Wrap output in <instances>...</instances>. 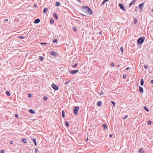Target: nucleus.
<instances>
[{"label":"nucleus","mask_w":153,"mask_h":153,"mask_svg":"<svg viewBox=\"0 0 153 153\" xmlns=\"http://www.w3.org/2000/svg\"><path fill=\"white\" fill-rule=\"evenodd\" d=\"M10 144H13V142L12 141H10Z\"/></svg>","instance_id":"obj_50"},{"label":"nucleus","mask_w":153,"mask_h":153,"mask_svg":"<svg viewBox=\"0 0 153 153\" xmlns=\"http://www.w3.org/2000/svg\"><path fill=\"white\" fill-rule=\"evenodd\" d=\"M62 116L63 118H64L65 116V113L63 110L62 112Z\"/></svg>","instance_id":"obj_19"},{"label":"nucleus","mask_w":153,"mask_h":153,"mask_svg":"<svg viewBox=\"0 0 153 153\" xmlns=\"http://www.w3.org/2000/svg\"><path fill=\"white\" fill-rule=\"evenodd\" d=\"M57 42V40L56 39H54L53 41V42L54 43H55V42Z\"/></svg>","instance_id":"obj_36"},{"label":"nucleus","mask_w":153,"mask_h":153,"mask_svg":"<svg viewBox=\"0 0 153 153\" xmlns=\"http://www.w3.org/2000/svg\"><path fill=\"white\" fill-rule=\"evenodd\" d=\"M7 19H5V20L7 21Z\"/></svg>","instance_id":"obj_60"},{"label":"nucleus","mask_w":153,"mask_h":153,"mask_svg":"<svg viewBox=\"0 0 153 153\" xmlns=\"http://www.w3.org/2000/svg\"><path fill=\"white\" fill-rule=\"evenodd\" d=\"M111 66H114V63L113 62L111 63Z\"/></svg>","instance_id":"obj_40"},{"label":"nucleus","mask_w":153,"mask_h":153,"mask_svg":"<svg viewBox=\"0 0 153 153\" xmlns=\"http://www.w3.org/2000/svg\"><path fill=\"white\" fill-rule=\"evenodd\" d=\"M129 69V68L128 67V68H127L126 69V70H128Z\"/></svg>","instance_id":"obj_51"},{"label":"nucleus","mask_w":153,"mask_h":153,"mask_svg":"<svg viewBox=\"0 0 153 153\" xmlns=\"http://www.w3.org/2000/svg\"><path fill=\"white\" fill-rule=\"evenodd\" d=\"M136 1V0H133L130 3L129 7H131V5L134 4Z\"/></svg>","instance_id":"obj_9"},{"label":"nucleus","mask_w":153,"mask_h":153,"mask_svg":"<svg viewBox=\"0 0 153 153\" xmlns=\"http://www.w3.org/2000/svg\"><path fill=\"white\" fill-rule=\"evenodd\" d=\"M139 91L141 93H143V88L142 87L139 86Z\"/></svg>","instance_id":"obj_10"},{"label":"nucleus","mask_w":153,"mask_h":153,"mask_svg":"<svg viewBox=\"0 0 153 153\" xmlns=\"http://www.w3.org/2000/svg\"><path fill=\"white\" fill-rule=\"evenodd\" d=\"M29 111L30 113L33 114H35V112L31 109L29 110Z\"/></svg>","instance_id":"obj_16"},{"label":"nucleus","mask_w":153,"mask_h":153,"mask_svg":"<svg viewBox=\"0 0 153 153\" xmlns=\"http://www.w3.org/2000/svg\"><path fill=\"white\" fill-rule=\"evenodd\" d=\"M50 22L51 23H53L54 22V20L53 19H51L50 20Z\"/></svg>","instance_id":"obj_30"},{"label":"nucleus","mask_w":153,"mask_h":153,"mask_svg":"<svg viewBox=\"0 0 153 153\" xmlns=\"http://www.w3.org/2000/svg\"><path fill=\"white\" fill-rule=\"evenodd\" d=\"M50 54L53 55L54 56H55L56 55V53L52 51H51Z\"/></svg>","instance_id":"obj_11"},{"label":"nucleus","mask_w":153,"mask_h":153,"mask_svg":"<svg viewBox=\"0 0 153 153\" xmlns=\"http://www.w3.org/2000/svg\"><path fill=\"white\" fill-rule=\"evenodd\" d=\"M69 82V81H68L65 83V84H67Z\"/></svg>","instance_id":"obj_49"},{"label":"nucleus","mask_w":153,"mask_h":153,"mask_svg":"<svg viewBox=\"0 0 153 153\" xmlns=\"http://www.w3.org/2000/svg\"><path fill=\"white\" fill-rule=\"evenodd\" d=\"M6 94L8 96L10 95V93L8 91H6Z\"/></svg>","instance_id":"obj_23"},{"label":"nucleus","mask_w":153,"mask_h":153,"mask_svg":"<svg viewBox=\"0 0 153 153\" xmlns=\"http://www.w3.org/2000/svg\"><path fill=\"white\" fill-rule=\"evenodd\" d=\"M38 151V149H35V152H37Z\"/></svg>","instance_id":"obj_47"},{"label":"nucleus","mask_w":153,"mask_h":153,"mask_svg":"<svg viewBox=\"0 0 153 153\" xmlns=\"http://www.w3.org/2000/svg\"><path fill=\"white\" fill-rule=\"evenodd\" d=\"M147 123L149 125H150L151 124V121H148Z\"/></svg>","instance_id":"obj_31"},{"label":"nucleus","mask_w":153,"mask_h":153,"mask_svg":"<svg viewBox=\"0 0 153 153\" xmlns=\"http://www.w3.org/2000/svg\"><path fill=\"white\" fill-rule=\"evenodd\" d=\"M106 0H105L103 1L102 4H101V6H102L106 1Z\"/></svg>","instance_id":"obj_21"},{"label":"nucleus","mask_w":153,"mask_h":153,"mask_svg":"<svg viewBox=\"0 0 153 153\" xmlns=\"http://www.w3.org/2000/svg\"><path fill=\"white\" fill-rule=\"evenodd\" d=\"M15 116L16 117H17V118H18V116L17 114H15Z\"/></svg>","instance_id":"obj_46"},{"label":"nucleus","mask_w":153,"mask_h":153,"mask_svg":"<svg viewBox=\"0 0 153 153\" xmlns=\"http://www.w3.org/2000/svg\"><path fill=\"white\" fill-rule=\"evenodd\" d=\"M4 150H1V151H0V152L1 153H4Z\"/></svg>","instance_id":"obj_39"},{"label":"nucleus","mask_w":153,"mask_h":153,"mask_svg":"<svg viewBox=\"0 0 153 153\" xmlns=\"http://www.w3.org/2000/svg\"><path fill=\"white\" fill-rule=\"evenodd\" d=\"M55 5L56 6H59L60 5V3L58 1H56L55 3Z\"/></svg>","instance_id":"obj_13"},{"label":"nucleus","mask_w":153,"mask_h":153,"mask_svg":"<svg viewBox=\"0 0 153 153\" xmlns=\"http://www.w3.org/2000/svg\"><path fill=\"white\" fill-rule=\"evenodd\" d=\"M102 31H100V33H99V34H100V35H101V34H102Z\"/></svg>","instance_id":"obj_53"},{"label":"nucleus","mask_w":153,"mask_h":153,"mask_svg":"<svg viewBox=\"0 0 153 153\" xmlns=\"http://www.w3.org/2000/svg\"><path fill=\"white\" fill-rule=\"evenodd\" d=\"M82 9L83 11L86 12L88 15H91L93 14V12L91 9L86 6H83Z\"/></svg>","instance_id":"obj_1"},{"label":"nucleus","mask_w":153,"mask_h":153,"mask_svg":"<svg viewBox=\"0 0 153 153\" xmlns=\"http://www.w3.org/2000/svg\"><path fill=\"white\" fill-rule=\"evenodd\" d=\"M119 5L120 7V8L123 10L125 11L126 10L124 8L123 4H119Z\"/></svg>","instance_id":"obj_6"},{"label":"nucleus","mask_w":153,"mask_h":153,"mask_svg":"<svg viewBox=\"0 0 153 153\" xmlns=\"http://www.w3.org/2000/svg\"><path fill=\"white\" fill-rule=\"evenodd\" d=\"M126 77V74H124L123 75V78H125Z\"/></svg>","instance_id":"obj_42"},{"label":"nucleus","mask_w":153,"mask_h":153,"mask_svg":"<svg viewBox=\"0 0 153 153\" xmlns=\"http://www.w3.org/2000/svg\"><path fill=\"white\" fill-rule=\"evenodd\" d=\"M53 16L54 17L56 18V19H58V17L57 16V15L56 14L54 13L53 14Z\"/></svg>","instance_id":"obj_27"},{"label":"nucleus","mask_w":153,"mask_h":153,"mask_svg":"<svg viewBox=\"0 0 153 153\" xmlns=\"http://www.w3.org/2000/svg\"><path fill=\"white\" fill-rule=\"evenodd\" d=\"M113 136V134H110V135H109V136H110V137H112Z\"/></svg>","instance_id":"obj_48"},{"label":"nucleus","mask_w":153,"mask_h":153,"mask_svg":"<svg viewBox=\"0 0 153 153\" xmlns=\"http://www.w3.org/2000/svg\"><path fill=\"white\" fill-rule=\"evenodd\" d=\"M77 66V64L76 63L74 66H73V67L74 68H76Z\"/></svg>","instance_id":"obj_29"},{"label":"nucleus","mask_w":153,"mask_h":153,"mask_svg":"<svg viewBox=\"0 0 153 153\" xmlns=\"http://www.w3.org/2000/svg\"><path fill=\"white\" fill-rule=\"evenodd\" d=\"M47 99V97H44L43 98V99L45 100H46Z\"/></svg>","instance_id":"obj_33"},{"label":"nucleus","mask_w":153,"mask_h":153,"mask_svg":"<svg viewBox=\"0 0 153 153\" xmlns=\"http://www.w3.org/2000/svg\"><path fill=\"white\" fill-rule=\"evenodd\" d=\"M111 103H112V104H113V106H115V102H113V101H111Z\"/></svg>","instance_id":"obj_37"},{"label":"nucleus","mask_w":153,"mask_h":153,"mask_svg":"<svg viewBox=\"0 0 153 153\" xmlns=\"http://www.w3.org/2000/svg\"><path fill=\"white\" fill-rule=\"evenodd\" d=\"M19 37L22 39H23L25 38V37L23 36H19Z\"/></svg>","instance_id":"obj_38"},{"label":"nucleus","mask_w":153,"mask_h":153,"mask_svg":"<svg viewBox=\"0 0 153 153\" xmlns=\"http://www.w3.org/2000/svg\"><path fill=\"white\" fill-rule=\"evenodd\" d=\"M104 93L102 91H101V92L99 93V94L100 95H103V94Z\"/></svg>","instance_id":"obj_35"},{"label":"nucleus","mask_w":153,"mask_h":153,"mask_svg":"<svg viewBox=\"0 0 153 153\" xmlns=\"http://www.w3.org/2000/svg\"><path fill=\"white\" fill-rule=\"evenodd\" d=\"M73 30H74V31H76V29L75 27H73Z\"/></svg>","instance_id":"obj_43"},{"label":"nucleus","mask_w":153,"mask_h":153,"mask_svg":"<svg viewBox=\"0 0 153 153\" xmlns=\"http://www.w3.org/2000/svg\"><path fill=\"white\" fill-rule=\"evenodd\" d=\"M137 19L136 18L134 19V24H135L137 23Z\"/></svg>","instance_id":"obj_28"},{"label":"nucleus","mask_w":153,"mask_h":153,"mask_svg":"<svg viewBox=\"0 0 153 153\" xmlns=\"http://www.w3.org/2000/svg\"><path fill=\"white\" fill-rule=\"evenodd\" d=\"M139 153H144V151L142 148H141L138 150Z\"/></svg>","instance_id":"obj_7"},{"label":"nucleus","mask_w":153,"mask_h":153,"mask_svg":"<svg viewBox=\"0 0 153 153\" xmlns=\"http://www.w3.org/2000/svg\"><path fill=\"white\" fill-rule=\"evenodd\" d=\"M152 12H153V9H152Z\"/></svg>","instance_id":"obj_59"},{"label":"nucleus","mask_w":153,"mask_h":153,"mask_svg":"<svg viewBox=\"0 0 153 153\" xmlns=\"http://www.w3.org/2000/svg\"><path fill=\"white\" fill-rule=\"evenodd\" d=\"M137 7H136V9H135V11H136V12H137V11H138V10H137Z\"/></svg>","instance_id":"obj_52"},{"label":"nucleus","mask_w":153,"mask_h":153,"mask_svg":"<svg viewBox=\"0 0 153 153\" xmlns=\"http://www.w3.org/2000/svg\"><path fill=\"white\" fill-rule=\"evenodd\" d=\"M144 5L143 3H142L140 4L139 5V8H142V6H143Z\"/></svg>","instance_id":"obj_18"},{"label":"nucleus","mask_w":153,"mask_h":153,"mask_svg":"<svg viewBox=\"0 0 153 153\" xmlns=\"http://www.w3.org/2000/svg\"><path fill=\"white\" fill-rule=\"evenodd\" d=\"M48 11V8H45L43 10V13H46Z\"/></svg>","instance_id":"obj_14"},{"label":"nucleus","mask_w":153,"mask_h":153,"mask_svg":"<svg viewBox=\"0 0 153 153\" xmlns=\"http://www.w3.org/2000/svg\"><path fill=\"white\" fill-rule=\"evenodd\" d=\"M79 110V108L77 106L74 108V112L75 115H76L78 113V111Z\"/></svg>","instance_id":"obj_3"},{"label":"nucleus","mask_w":153,"mask_h":153,"mask_svg":"<svg viewBox=\"0 0 153 153\" xmlns=\"http://www.w3.org/2000/svg\"><path fill=\"white\" fill-rule=\"evenodd\" d=\"M145 37H140L137 40V42L139 44H142L144 41Z\"/></svg>","instance_id":"obj_2"},{"label":"nucleus","mask_w":153,"mask_h":153,"mask_svg":"<svg viewBox=\"0 0 153 153\" xmlns=\"http://www.w3.org/2000/svg\"><path fill=\"white\" fill-rule=\"evenodd\" d=\"M143 108L147 111L148 112L149 111V109H148L147 108L146 106H144L143 107Z\"/></svg>","instance_id":"obj_20"},{"label":"nucleus","mask_w":153,"mask_h":153,"mask_svg":"<svg viewBox=\"0 0 153 153\" xmlns=\"http://www.w3.org/2000/svg\"><path fill=\"white\" fill-rule=\"evenodd\" d=\"M51 86L53 89L55 90H57L59 88L58 86H56L54 84H52Z\"/></svg>","instance_id":"obj_4"},{"label":"nucleus","mask_w":153,"mask_h":153,"mask_svg":"<svg viewBox=\"0 0 153 153\" xmlns=\"http://www.w3.org/2000/svg\"><path fill=\"white\" fill-rule=\"evenodd\" d=\"M152 22H153V21H152Z\"/></svg>","instance_id":"obj_61"},{"label":"nucleus","mask_w":153,"mask_h":153,"mask_svg":"<svg viewBox=\"0 0 153 153\" xmlns=\"http://www.w3.org/2000/svg\"><path fill=\"white\" fill-rule=\"evenodd\" d=\"M28 96L29 97H31L32 95L30 94H28Z\"/></svg>","instance_id":"obj_41"},{"label":"nucleus","mask_w":153,"mask_h":153,"mask_svg":"<svg viewBox=\"0 0 153 153\" xmlns=\"http://www.w3.org/2000/svg\"><path fill=\"white\" fill-rule=\"evenodd\" d=\"M31 140L34 142V144L35 146L37 145V143L36 141V139L35 138H33L31 139Z\"/></svg>","instance_id":"obj_12"},{"label":"nucleus","mask_w":153,"mask_h":153,"mask_svg":"<svg viewBox=\"0 0 153 153\" xmlns=\"http://www.w3.org/2000/svg\"><path fill=\"white\" fill-rule=\"evenodd\" d=\"M120 50L121 52H123V49L122 47H121L120 48Z\"/></svg>","instance_id":"obj_32"},{"label":"nucleus","mask_w":153,"mask_h":153,"mask_svg":"<svg viewBox=\"0 0 153 153\" xmlns=\"http://www.w3.org/2000/svg\"><path fill=\"white\" fill-rule=\"evenodd\" d=\"M140 10L141 11H142V8H140Z\"/></svg>","instance_id":"obj_55"},{"label":"nucleus","mask_w":153,"mask_h":153,"mask_svg":"<svg viewBox=\"0 0 153 153\" xmlns=\"http://www.w3.org/2000/svg\"><path fill=\"white\" fill-rule=\"evenodd\" d=\"M128 117V115H126V117H124L123 118V119L124 120H125L126 119V118L127 117Z\"/></svg>","instance_id":"obj_44"},{"label":"nucleus","mask_w":153,"mask_h":153,"mask_svg":"<svg viewBox=\"0 0 153 153\" xmlns=\"http://www.w3.org/2000/svg\"><path fill=\"white\" fill-rule=\"evenodd\" d=\"M22 141L24 143H26V139L25 138H23L22 140Z\"/></svg>","instance_id":"obj_24"},{"label":"nucleus","mask_w":153,"mask_h":153,"mask_svg":"<svg viewBox=\"0 0 153 153\" xmlns=\"http://www.w3.org/2000/svg\"><path fill=\"white\" fill-rule=\"evenodd\" d=\"M79 71V70H74L69 71V72L71 74H75Z\"/></svg>","instance_id":"obj_5"},{"label":"nucleus","mask_w":153,"mask_h":153,"mask_svg":"<svg viewBox=\"0 0 153 153\" xmlns=\"http://www.w3.org/2000/svg\"><path fill=\"white\" fill-rule=\"evenodd\" d=\"M102 105V102L101 101H99L97 103V105L98 106H100Z\"/></svg>","instance_id":"obj_15"},{"label":"nucleus","mask_w":153,"mask_h":153,"mask_svg":"<svg viewBox=\"0 0 153 153\" xmlns=\"http://www.w3.org/2000/svg\"><path fill=\"white\" fill-rule=\"evenodd\" d=\"M82 15H83V16H85L83 14H82Z\"/></svg>","instance_id":"obj_56"},{"label":"nucleus","mask_w":153,"mask_h":153,"mask_svg":"<svg viewBox=\"0 0 153 153\" xmlns=\"http://www.w3.org/2000/svg\"><path fill=\"white\" fill-rule=\"evenodd\" d=\"M65 125L66 126L68 127L69 126V123L68 122L66 121H65Z\"/></svg>","instance_id":"obj_22"},{"label":"nucleus","mask_w":153,"mask_h":153,"mask_svg":"<svg viewBox=\"0 0 153 153\" xmlns=\"http://www.w3.org/2000/svg\"><path fill=\"white\" fill-rule=\"evenodd\" d=\"M151 82L153 83V79L151 81Z\"/></svg>","instance_id":"obj_54"},{"label":"nucleus","mask_w":153,"mask_h":153,"mask_svg":"<svg viewBox=\"0 0 153 153\" xmlns=\"http://www.w3.org/2000/svg\"><path fill=\"white\" fill-rule=\"evenodd\" d=\"M39 59L41 60L42 61L43 59H44V58L42 56H39Z\"/></svg>","instance_id":"obj_25"},{"label":"nucleus","mask_w":153,"mask_h":153,"mask_svg":"<svg viewBox=\"0 0 153 153\" xmlns=\"http://www.w3.org/2000/svg\"><path fill=\"white\" fill-rule=\"evenodd\" d=\"M144 84V80L143 79H141L140 81V84L141 85H143Z\"/></svg>","instance_id":"obj_17"},{"label":"nucleus","mask_w":153,"mask_h":153,"mask_svg":"<svg viewBox=\"0 0 153 153\" xmlns=\"http://www.w3.org/2000/svg\"><path fill=\"white\" fill-rule=\"evenodd\" d=\"M40 22V20L39 19H36L34 21V23L35 24H37Z\"/></svg>","instance_id":"obj_8"},{"label":"nucleus","mask_w":153,"mask_h":153,"mask_svg":"<svg viewBox=\"0 0 153 153\" xmlns=\"http://www.w3.org/2000/svg\"><path fill=\"white\" fill-rule=\"evenodd\" d=\"M103 127L104 129H106L107 128V126L105 124H103Z\"/></svg>","instance_id":"obj_26"},{"label":"nucleus","mask_w":153,"mask_h":153,"mask_svg":"<svg viewBox=\"0 0 153 153\" xmlns=\"http://www.w3.org/2000/svg\"><path fill=\"white\" fill-rule=\"evenodd\" d=\"M34 6L36 7V4H34Z\"/></svg>","instance_id":"obj_58"},{"label":"nucleus","mask_w":153,"mask_h":153,"mask_svg":"<svg viewBox=\"0 0 153 153\" xmlns=\"http://www.w3.org/2000/svg\"><path fill=\"white\" fill-rule=\"evenodd\" d=\"M144 67L145 69H147L148 68V66L147 65H145L144 66Z\"/></svg>","instance_id":"obj_34"},{"label":"nucleus","mask_w":153,"mask_h":153,"mask_svg":"<svg viewBox=\"0 0 153 153\" xmlns=\"http://www.w3.org/2000/svg\"><path fill=\"white\" fill-rule=\"evenodd\" d=\"M88 141V138H87V140H86V141Z\"/></svg>","instance_id":"obj_57"},{"label":"nucleus","mask_w":153,"mask_h":153,"mask_svg":"<svg viewBox=\"0 0 153 153\" xmlns=\"http://www.w3.org/2000/svg\"><path fill=\"white\" fill-rule=\"evenodd\" d=\"M41 45H47V44L45 43H41Z\"/></svg>","instance_id":"obj_45"}]
</instances>
